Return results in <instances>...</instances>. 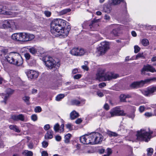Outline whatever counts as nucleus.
Returning a JSON list of instances; mask_svg holds the SVG:
<instances>
[{"label":"nucleus","instance_id":"1","mask_svg":"<svg viewBox=\"0 0 156 156\" xmlns=\"http://www.w3.org/2000/svg\"><path fill=\"white\" fill-rule=\"evenodd\" d=\"M67 22L61 19H56L53 20L51 23V32L53 35L58 37L62 36L64 37L68 35L70 29V26L65 28Z\"/></svg>","mask_w":156,"mask_h":156},{"label":"nucleus","instance_id":"2","mask_svg":"<svg viewBox=\"0 0 156 156\" xmlns=\"http://www.w3.org/2000/svg\"><path fill=\"white\" fill-rule=\"evenodd\" d=\"M5 58L9 63L17 66H21L23 62L21 56L17 53L11 52L5 57Z\"/></svg>","mask_w":156,"mask_h":156},{"label":"nucleus","instance_id":"3","mask_svg":"<svg viewBox=\"0 0 156 156\" xmlns=\"http://www.w3.org/2000/svg\"><path fill=\"white\" fill-rule=\"evenodd\" d=\"M152 131L149 132L143 129L138 131L136 135V140L148 142L151 138V134H152Z\"/></svg>","mask_w":156,"mask_h":156},{"label":"nucleus","instance_id":"4","mask_svg":"<svg viewBox=\"0 0 156 156\" xmlns=\"http://www.w3.org/2000/svg\"><path fill=\"white\" fill-rule=\"evenodd\" d=\"M108 44L106 42H101L99 47L97 48L98 53L100 55H104L109 49Z\"/></svg>","mask_w":156,"mask_h":156},{"label":"nucleus","instance_id":"5","mask_svg":"<svg viewBox=\"0 0 156 156\" xmlns=\"http://www.w3.org/2000/svg\"><path fill=\"white\" fill-rule=\"evenodd\" d=\"M92 134L94 144H100L102 142L103 137L101 134L98 132H93Z\"/></svg>","mask_w":156,"mask_h":156},{"label":"nucleus","instance_id":"6","mask_svg":"<svg viewBox=\"0 0 156 156\" xmlns=\"http://www.w3.org/2000/svg\"><path fill=\"white\" fill-rule=\"evenodd\" d=\"M111 117L117 116H125L126 114L123 110H121L119 106H117L112 109L110 111Z\"/></svg>","mask_w":156,"mask_h":156},{"label":"nucleus","instance_id":"7","mask_svg":"<svg viewBox=\"0 0 156 156\" xmlns=\"http://www.w3.org/2000/svg\"><path fill=\"white\" fill-rule=\"evenodd\" d=\"M44 62L46 66L49 69L55 67L56 65V61L50 57H48L45 58Z\"/></svg>","mask_w":156,"mask_h":156},{"label":"nucleus","instance_id":"8","mask_svg":"<svg viewBox=\"0 0 156 156\" xmlns=\"http://www.w3.org/2000/svg\"><path fill=\"white\" fill-rule=\"evenodd\" d=\"M22 42H26L33 40L35 36L33 34L24 32H22Z\"/></svg>","mask_w":156,"mask_h":156},{"label":"nucleus","instance_id":"9","mask_svg":"<svg viewBox=\"0 0 156 156\" xmlns=\"http://www.w3.org/2000/svg\"><path fill=\"white\" fill-rule=\"evenodd\" d=\"M152 80V79H146L144 81L142 80L140 82H134L131 84L130 86L133 88H138L143 86L144 84L149 83Z\"/></svg>","mask_w":156,"mask_h":156},{"label":"nucleus","instance_id":"10","mask_svg":"<svg viewBox=\"0 0 156 156\" xmlns=\"http://www.w3.org/2000/svg\"><path fill=\"white\" fill-rule=\"evenodd\" d=\"M26 73L28 78L31 80L37 78L39 76L37 71L32 69L28 70Z\"/></svg>","mask_w":156,"mask_h":156},{"label":"nucleus","instance_id":"11","mask_svg":"<svg viewBox=\"0 0 156 156\" xmlns=\"http://www.w3.org/2000/svg\"><path fill=\"white\" fill-rule=\"evenodd\" d=\"M155 69L152 66L150 65H147L146 66H144L141 70V74L142 75H150L149 73H146V71H150L153 72L155 71Z\"/></svg>","mask_w":156,"mask_h":156},{"label":"nucleus","instance_id":"12","mask_svg":"<svg viewBox=\"0 0 156 156\" xmlns=\"http://www.w3.org/2000/svg\"><path fill=\"white\" fill-rule=\"evenodd\" d=\"M118 75L116 74L112 73H107L105 74V80L104 81L109 80L113 79H115L117 78Z\"/></svg>","mask_w":156,"mask_h":156},{"label":"nucleus","instance_id":"13","mask_svg":"<svg viewBox=\"0 0 156 156\" xmlns=\"http://www.w3.org/2000/svg\"><path fill=\"white\" fill-rule=\"evenodd\" d=\"M22 32L17 33L13 34L11 38L13 40L22 42Z\"/></svg>","mask_w":156,"mask_h":156},{"label":"nucleus","instance_id":"14","mask_svg":"<svg viewBox=\"0 0 156 156\" xmlns=\"http://www.w3.org/2000/svg\"><path fill=\"white\" fill-rule=\"evenodd\" d=\"M99 26L98 23L96 21H93L89 24V27L91 30H95Z\"/></svg>","mask_w":156,"mask_h":156},{"label":"nucleus","instance_id":"15","mask_svg":"<svg viewBox=\"0 0 156 156\" xmlns=\"http://www.w3.org/2000/svg\"><path fill=\"white\" fill-rule=\"evenodd\" d=\"M88 135L86 134L81 136L80 138V140L81 142L86 144H88L90 142H89V141H87V139H88V138H89Z\"/></svg>","mask_w":156,"mask_h":156},{"label":"nucleus","instance_id":"16","mask_svg":"<svg viewBox=\"0 0 156 156\" xmlns=\"http://www.w3.org/2000/svg\"><path fill=\"white\" fill-rule=\"evenodd\" d=\"M11 12L9 10L7 11L6 10L5 7L3 6L0 5V14H3L5 15H10Z\"/></svg>","mask_w":156,"mask_h":156},{"label":"nucleus","instance_id":"17","mask_svg":"<svg viewBox=\"0 0 156 156\" xmlns=\"http://www.w3.org/2000/svg\"><path fill=\"white\" fill-rule=\"evenodd\" d=\"M96 79L99 81H102L105 80V74L102 72H99L96 74Z\"/></svg>","mask_w":156,"mask_h":156},{"label":"nucleus","instance_id":"18","mask_svg":"<svg viewBox=\"0 0 156 156\" xmlns=\"http://www.w3.org/2000/svg\"><path fill=\"white\" fill-rule=\"evenodd\" d=\"M53 131L52 130L48 131L44 136V138L46 139H51L53 137Z\"/></svg>","mask_w":156,"mask_h":156},{"label":"nucleus","instance_id":"19","mask_svg":"<svg viewBox=\"0 0 156 156\" xmlns=\"http://www.w3.org/2000/svg\"><path fill=\"white\" fill-rule=\"evenodd\" d=\"M79 116V114L75 111H73L70 114V119L72 120L74 119Z\"/></svg>","mask_w":156,"mask_h":156},{"label":"nucleus","instance_id":"20","mask_svg":"<svg viewBox=\"0 0 156 156\" xmlns=\"http://www.w3.org/2000/svg\"><path fill=\"white\" fill-rule=\"evenodd\" d=\"M111 7L108 5H105L103 6V12L107 13H109L111 10Z\"/></svg>","mask_w":156,"mask_h":156},{"label":"nucleus","instance_id":"21","mask_svg":"<svg viewBox=\"0 0 156 156\" xmlns=\"http://www.w3.org/2000/svg\"><path fill=\"white\" fill-rule=\"evenodd\" d=\"M109 2L111 5H116L119 4L123 0H109Z\"/></svg>","mask_w":156,"mask_h":156},{"label":"nucleus","instance_id":"22","mask_svg":"<svg viewBox=\"0 0 156 156\" xmlns=\"http://www.w3.org/2000/svg\"><path fill=\"white\" fill-rule=\"evenodd\" d=\"M10 20H5L2 25L3 27L4 28H10Z\"/></svg>","mask_w":156,"mask_h":156},{"label":"nucleus","instance_id":"23","mask_svg":"<svg viewBox=\"0 0 156 156\" xmlns=\"http://www.w3.org/2000/svg\"><path fill=\"white\" fill-rule=\"evenodd\" d=\"M9 128L12 130H13L14 131L19 133L20 132V131L19 130L17 127L15 125H11L9 126Z\"/></svg>","mask_w":156,"mask_h":156},{"label":"nucleus","instance_id":"24","mask_svg":"<svg viewBox=\"0 0 156 156\" xmlns=\"http://www.w3.org/2000/svg\"><path fill=\"white\" fill-rule=\"evenodd\" d=\"M107 134L110 137L112 136L116 137L118 136V134L115 132L110 131H107Z\"/></svg>","mask_w":156,"mask_h":156},{"label":"nucleus","instance_id":"25","mask_svg":"<svg viewBox=\"0 0 156 156\" xmlns=\"http://www.w3.org/2000/svg\"><path fill=\"white\" fill-rule=\"evenodd\" d=\"M71 135L70 133H68L65 136L64 142L66 143H68L69 142Z\"/></svg>","mask_w":156,"mask_h":156},{"label":"nucleus","instance_id":"26","mask_svg":"<svg viewBox=\"0 0 156 156\" xmlns=\"http://www.w3.org/2000/svg\"><path fill=\"white\" fill-rule=\"evenodd\" d=\"M78 48H73L70 51V53L73 55H78Z\"/></svg>","mask_w":156,"mask_h":156},{"label":"nucleus","instance_id":"27","mask_svg":"<svg viewBox=\"0 0 156 156\" xmlns=\"http://www.w3.org/2000/svg\"><path fill=\"white\" fill-rule=\"evenodd\" d=\"M23 153L25 156H32L33 155V153L32 151L27 150L24 151Z\"/></svg>","mask_w":156,"mask_h":156},{"label":"nucleus","instance_id":"28","mask_svg":"<svg viewBox=\"0 0 156 156\" xmlns=\"http://www.w3.org/2000/svg\"><path fill=\"white\" fill-rule=\"evenodd\" d=\"M29 50L30 52L33 55L35 54L37 52V49L34 47L29 48Z\"/></svg>","mask_w":156,"mask_h":156},{"label":"nucleus","instance_id":"29","mask_svg":"<svg viewBox=\"0 0 156 156\" xmlns=\"http://www.w3.org/2000/svg\"><path fill=\"white\" fill-rule=\"evenodd\" d=\"M90 23V22H85L82 24V27L84 29H90L89 26Z\"/></svg>","mask_w":156,"mask_h":156},{"label":"nucleus","instance_id":"30","mask_svg":"<svg viewBox=\"0 0 156 156\" xmlns=\"http://www.w3.org/2000/svg\"><path fill=\"white\" fill-rule=\"evenodd\" d=\"M72 105L78 106L81 103V102L77 99H74L71 101Z\"/></svg>","mask_w":156,"mask_h":156},{"label":"nucleus","instance_id":"31","mask_svg":"<svg viewBox=\"0 0 156 156\" xmlns=\"http://www.w3.org/2000/svg\"><path fill=\"white\" fill-rule=\"evenodd\" d=\"M65 97L64 94H60L58 95L55 98V100L57 101H59Z\"/></svg>","mask_w":156,"mask_h":156},{"label":"nucleus","instance_id":"32","mask_svg":"<svg viewBox=\"0 0 156 156\" xmlns=\"http://www.w3.org/2000/svg\"><path fill=\"white\" fill-rule=\"evenodd\" d=\"M30 99V98L27 96H24L23 98V100L27 105H29L30 104L29 101Z\"/></svg>","mask_w":156,"mask_h":156},{"label":"nucleus","instance_id":"33","mask_svg":"<svg viewBox=\"0 0 156 156\" xmlns=\"http://www.w3.org/2000/svg\"><path fill=\"white\" fill-rule=\"evenodd\" d=\"M85 52V50L82 48H80L79 49L78 48V55L77 56H81L84 55Z\"/></svg>","mask_w":156,"mask_h":156},{"label":"nucleus","instance_id":"34","mask_svg":"<svg viewBox=\"0 0 156 156\" xmlns=\"http://www.w3.org/2000/svg\"><path fill=\"white\" fill-rule=\"evenodd\" d=\"M88 136L89 138H88V139H87V141H89L90 142L88 144H94L93 142L92 141V140L93 139V138H92V133H91L90 134H89L88 135Z\"/></svg>","mask_w":156,"mask_h":156},{"label":"nucleus","instance_id":"35","mask_svg":"<svg viewBox=\"0 0 156 156\" xmlns=\"http://www.w3.org/2000/svg\"><path fill=\"white\" fill-rule=\"evenodd\" d=\"M142 44L144 46H147L149 44L148 40L146 39H144L141 41Z\"/></svg>","mask_w":156,"mask_h":156},{"label":"nucleus","instance_id":"36","mask_svg":"<svg viewBox=\"0 0 156 156\" xmlns=\"http://www.w3.org/2000/svg\"><path fill=\"white\" fill-rule=\"evenodd\" d=\"M17 121L19 120L22 121H24V117L22 114H20L17 115Z\"/></svg>","mask_w":156,"mask_h":156},{"label":"nucleus","instance_id":"37","mask_svg":"<svg viewBox=\"0 0 156 156\" xmlns=\"http://www.w3.org/2000/svg\"><path fill=\"white\" fill-rule=\"evenodd\" d=\"M111 34L115 36H118V29H115L111 32Z\"/></svg>","mask_w":156,"mask_h":156},{"label":"nucleus","instance_id":"38","mask_svg":"<svg viewBox=\"0 0 156 156\" xmlns=\"http://www.w3.org/2000/svg\"><path fill=\"white\" fill-rule=\"evenodd\" d=\"M147 155L149 156H151L153 152V150L151 148H148L147 149Z\"/></svg>","mask_w":156,"mask_h":156},{"label":"nucleus","instance_id":"39","mask_svg":"<svg viewBox=\"0 0 156 156\" xmlns=\"http://www.w3.org/2000/svg\"><path fill=\"white\" fill-rule=\"evenodd\" d=\"M14 90L10 88H8L6 91V94L10 96L13 93Z\"/></svg>","mask_w":156,"mask_h":156},{"label":"nucleus","instance_id":"40","mask_svg":"<svg viewBox=\"0 0 156 156\" xmlns=\"http://www.w3.org/2000/svg\"><path fill=\"white\" fill-rule=\"evenodd\" d=\"M156 90V87H152L148 89L150 95L153 93Z\"/></svg>","mask_w":156,"mask_h":156},{"label":"nucleus","instance_id":"41","mask_svg":"<svg viewBox=\"0 0 156 156\" xmlns=\"http://www.w3.org/2000/svg\"><path fill=\"white\" fill-rule=\"evenodd\" d=\"M120 100L122 102H126V98L125 97V95L123 94H122L120 95Z\"/></svg>","mask_w":156,"mask_h":156},{"label":"nucleus","instance_id":"42","mask_svg":"<svg viewBox=\"0 0 156 156\" xmlns=\"http://www.w3.org/2000/svg\"><path fill=\"white\" fill-rule=\"evenodd\" d=\"M66 128L71 130L73 129V125L70 123H68L66 125Z\"/></svg>","mask_w":156,"mask_h":156},{"label":"nucleus","instance_id":"43","mask_svg":"<svg viewBox=\"0 0 156 156\" xmlns=\"http://www.w3.org/2000/svg\"><path fill=\"white\" fill-rule=\"evenodd\" d=\"M1 52L2 53L1 55V56H4L8 52V49H3L1 50Z\"/></svg>","mask_w":156,"mask_h":156},{"label":"nucleus","instance_id":"44","mask_svg":"<svg viewBox=\"0 0 156 156\" xmlns=\"http://www.w3.org/2000/svg\"><path fill=\"white\" fill-rule=\"evenodd\" d=\"M4 97L3 98L4 99V101H3V102H4L5 104H6L7 101L8 99L9 98L10 96H9V95H8L6 94H5Z\"/></svg>","mask_w":156,"mask_h":156},{"label":"nucleus","instance_id":"45","mask_svg":"<svg viewBox=\"0 0 156 156\" xmlns=\"http://www.w3.org/2000/svg\"><path fill=\"white\" fill-rule=\"evenodd\" d=\"M70 9H65L62 10L60 12V14L61 15H63L66 13L67 12H69Z\"/></svg>","mask_w":156,"mask_h":156},{"label":"nucleus","instance_id":"46","mask_svg":"<svg viewBox=\"0 0 156 156\" xmlns=\"http://www.w3.org/2000/svg\"><path fill=\"white\" fill-rule=\"evenodd\" d=\"M54 129L56 132H58L59 129V125L58 124L56 123L54 127Z\"/></svg>","mask_w":156,"mask_h":156},{"label":"nucleus","instance_id":"47","mask_svg":"<svg viewBox=\"0 0 156 156\" xmlns=\"http://www.w3.org/2000/svg\"><path fill=\"white\" fill-rule=\"evenodd\" d=\"M79 88V86L78 85H74L71 86L67 88V89L68 90H70L74 89Z\"/></svg>","mask_w":156,"mask_h":156},{"label":"nucleus","instance_id":"48","mask_svg":"<svg viewBox=\"0 0 156 156\" xmlns=\"http://www.w3.org/2000/svg\"><path fill=\"white\" fill-rule=\"evenodd\" d=\"M140 58H144L143 53H139L136 56V59H138Z\"/></svg>","mask_w":156,"mask_h":156},{"label":"nucleus","instance_id":"49","mask_svg":"<svg viewBox=\"0 0 156 156\" xmlns=\"http://www.w3.org/2000/svg\"><path fill=\"white\" fill-rule=\"evenodd\" d=\"M41 111V108L40 106H37L34 109V111L35 112H40Z\"/></svg>","mask_w":156,"mask_h":156},{"label":"nucleus","instance_id":"50","mask_svg":"<svg viewBox=\"0 0 156 156\" xmlns=\"http://www.w3.org/2000/svg\"><path fill=\"white\" fill-rule=\"evenodd\" d=\"M31 119L33 121H37V115L36 114H33L31 116Z\"/></svg>","mask_w":156,"mask_h":156},{"label":"nucleus","instance_id":"51","mask_svg":"<svg viewBox=\"0 0 156 156\" xmlns=\"http://www.w3.org/2000/svg\"><path fill=\"white\" fill-rule=\"evenodd\" d=\"M143 28L147 30H150L152 28V27L151 25L146 24L143 26Z\"/></svg>","mask_w":156,"mask_h":156},{"label":"nucleus","instance_id":"52","mask_svg":"<svg viewBox=\"0 0 156 156\" xmlns=\"http://www.w3.org/2000/svg\"><path fill=\"white\" fill-rule=\"evenodd\" d=\"M10 28H15L16 27V25L15 23L12 20L10 21Z\"/></svg>","mask_w":156,"mask_h":156},{"label":"nucleus","instance_id":"53","mask_svg":"<svg viewBox=\"0 0 156 156\" xmlns=\"http://www.w3.org/2000/svg\"><path fill=\"white\" fill-rule=\"evenodd\" d=\"M134 48V52L136 53H138L140 50V48L137 45L135 46Z\"/></svg>","mask_w":156,"mask_h":156},{"label":"nucleus","instance_id":"54","mask_svg":"<svg viewBox=\"0 0 156 156\" xmlns=\"http://www.w3.org/2000/svg\"><path fill=\"white\" fill-rule=\"evenodd\" d=\"M142 93L144 95L147 96L150 95V94L148 90H144L142 91Z\"/></svg>","mask_w":156,"mask_h":156},{"label":"nucleus","instance_id":"55","mask_svg":"<svg viewBox=\"0 0 156 156\" xmlns=\"http://www.w3.org/2000/svg\"><path fill=\"white\" fill-rule=\"evenodd\" d=\"M42 147L44 148L47 147L48 145V143L46 141H43L42 143Z\"/></svg>","mask_w":156,"mask_h":156},{"label":"nucleus","instance_id":"56","mask_svg":"<svg viewBox=\"0 0 156 156\" xmlns=\"http://www.w3.org/2000/svg\"><path fill=\"white\" fill-rule=\"evenodd\" d=\"M55 140L57 141H60L62 139V137L61 136L59 135H56L55 137Z\"/></svg>","mask_w":156,"mask_h":156},{"label":"nucleus","instance_id":"57","mask_svg":"<svg viewBox=\"0 0 156 156\" xmlns=\"http://www.w3.org/2000/svg\"><path fill=\"white\" fill-rule=\"evenodd\" d=\"M17 115H13L11 116V118L15 121H17Z\"/></svg>","mask_w":156,"mask_h":156},{"label":"nucleus","instance_id":"58","mask_svg":"<svg viewBox=\"0 0 156 156\" xmlns=\"http://www.w3.org/2000/svg\"><path fill=\"white\" fill-rule=\"evenodd\" d=\"M24 56L27 60H29L30 58V55L28 53H26L24 54Z\"/></svg>","mask_w":156,"mask_h":156},{"label":"nucleus","instance_id":"59","mask_svg":"<svg viewBox=\"0 0 156 156\" xmlns=\"http://www.w3.org/2000/svg\"><path fill=\"white\" fill-rule=\"evenodd\" d=\"M44 13L45 15V16H46L48 17H50L51 14V12H50L49 11H44Z\"/></svg>","mask_w":156,"mask_h":156},{"label":"nucleus","instance_id":"60","mask_svg":"<svg viewBox=\"0 0 156 156\" xmlns=\"http://www.w3.org/2000/svg\"><path fill=\"white\" fill-rule=\"evenodd\" d=\"M81 77V75L80 74H78L75 75L73 76V78L74 79H78L80 78Z\"/></svg>","mask_w":156,"mask_h":156},{"label":"nucleus","instance_id":"61","mask_svg":"<svg viewBox=\"0 0 156 156\" xmlns=\"http://www.w3.org/2000/svg\"><path fill=\"white\" fill-rule=\"evenodd\" d=\"M145 107L144 106H141L139 108V111L140 112H142L144 111Z\"/></svg>","mask_w":156,"mask_h":156},{"label":"nucleus","instance_id":"62","mask_svg":"<svg viewBox=\"0 0 156 156\" xmlns=\"http://www.w3.org/2000/svg\"><path fill=\"white\" fill-rule=\"evenodd\" d=\"M145 115L147 117H150L153 115L152 113L151 112H147L145 113Z\"/></svg>","mask_w":156,"mask_h":156},{"label":"nucleus","instance_id":"63","mask_svg":"<svg viewBox=\"0 0 156 156\" xmlns=\"http://www.w3.org/2000/svg\"><path fill=\"white\" fill-rule=\"evenodd\" d=\"M50 128V125L49 124H47L45 125L44 127V129L45 130H48Z\"/></svg>","mask_w":156,"mask_h":156},{"label":"nucleus","instance_id":"64","mask_svg":"<svg viewBox=\"0 0 156 156\" xmlns=\"http://www.w3.org/2000/svg\"><path fill=\"white\" fill-rule=\"evenodd\" d=\"M106 85V84L105 83H100L99 85V87L101 88L105 86Z\"/></svg>","mask_w":156,"mask_h":156}]
</instances>
